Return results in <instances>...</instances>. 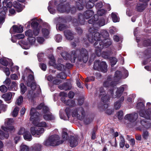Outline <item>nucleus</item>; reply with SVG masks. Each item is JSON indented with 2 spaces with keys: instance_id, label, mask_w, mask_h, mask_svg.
<instances>
[{
  "instance_id": "nucleus-38",
  "label": "nucleus",
  "mask_w": 151,
  "mask_h": 151,
  "mask_svg": "<svg viewBox=\"0 0 151 151\" xmlns=\"http://www.w3.org/2000/svg\"><path fill=\"white\" fill-rule=\"evenodd\" d=\"M110 97L108 95H106L102 97L101 98V101L104 103H106L108 102L109 99Z\"/></svg>"
},
{
  "instance_id": "nucleus-63",
  "label": "nucleus",
  "mask_w": 151,
  "mask_h": 151,
  "mask_svg": "<svg viewBox=\"0 0 151 151\" xmlns=\"http://www.w3.org/2000/svg\"><path fill=\"white\" fill-rule=\"evenodd\" d=\"M142 136L145 140H147L149 136L148 132L147 131H144L142 134Z\"/></svg>"
},
{
  "instance_id": "nucleus-42",
  "label": "nucleus",
  "mask_w": 151,
  "mask_h": 151,
  "mask_svg": "<svg viewBox=\"0 0 151 151\" xmlns=\"http://www.w3.org/2000/svg\"><path fill=\"white\" fill-rule=\"evenodd\" d=\"M30 87L32 90L34 91L36 88H37L40 90V88L39 86L38 85H37L36 84L32 82L31 84Z\"/></svg>"
},
{
  "instance_id": "nucleus-31",
  "label": "nucleus",
  "mask_w": 151,
  "mask_h": 151,
  "mask_svg": "<svg viewBox=\"0 0 151 151\" xmlns=\"http://www.w3.org/2000/svg\"><path fill=\"white\" fill-rule=\"evenodd\" d=\"M98 19V15L96 14H95L92 19H89L88 21V23L90 24H92L93 26V24L94 23L96 24V22H97Z\"/></svg>"
},
{
  "instance_id": "nucleus-18",
  "label": "nucleus",
  "mask_w": 151,
  "mask_h": 151,
  "mask_svg": "<svg viewBox=\"0 0 151 151\" xmlns=\"http://www.w3.org/2000/svg\"><path fill=\"white\" fill-rule=\"evenodd\" d=\"M64 33L66 38L69 40H72L74 37V33L71 31L66 30L64 31Z\"/></svg>"
},
{
  "instance_id": "nucleus-5",
  "label": "nucleus",
  "mask_w": 151,
  "mask_h": 151,
  "mask_svg": "<svg viewBox=\"0 0 151 151\" xmlns=\"http://www.w3.org/2000/svg\"><path fill=\"white\" fill-rule=\"evenodd\" d=\"M94 14V12L92 10H87L83 13V15L80 14L78 15V20L80 24L83 25L85 23L84 18L88 19L91 17Z\"/></svg>"
},
{
  "instance_id": "nucleus-3",
  "label": "nucleus",
  "mask_w": 151,
  "mask_h": 151,
  "mask_svg": "<svg viewBox=\"0 0 151 151\" xmlns=\"http://www.w3.org/2000/svg\"><path fill=\"white\" fill-rule=\"evenodd\" d=\"M71 62L74 63L76 58L80 62L82 61L84 63L87 62L88 58V53L87 50L83 48L76 49V50L71 51Z\"/></svg>"
},
{
  "instance_id": "nucleus-30",
  "label": "nucleus",
  "mask_w": 151,
  "mask_h": 151,
  "mask_svg": "<svg viewBox=\"0 0 151 151\" xmlns=\"http://www.w3.org/2000/svg\"><path fill=\"white\" fill-rule=\"evenodd\" d=\"M44 119L46 120H52L55 119V117L52 115L51 113L48 114H45L43 115Z\"/></svg>"
},
{
  "instance_id": "nucleus-26",
  "label": "nucleus",
  "mask_w": 151,
  "mask_h": 151,
  "mask_svg": "<svg viewBox=\"0 0 151 151\" xmlns=\"http://www.w3.org/2000/svg\"><path fill=\"white\" fill-rule=\"evenodd\" d=\"M146 8V5L143 4L138 3L136 6V9L139 12L143 11Z\"/></svg>"
},
{
  "instance_id": "nucleus-20",
  "label": "nucleus",
  "mask_w": 151,
  "mask_h": 151,
  "mask_svg": "<svg viewBox=\"0 0 151 151\" xmlns=\"http://www.w3.org/2000/svg\"><path fill=\"white\" fill-rule=\"evenodd\" d=\"M0 2H2L3 6L6 9H7L6 7L9 8L12 6V2L9 0H0Z\"/></svg>"
},
{
  "instance_id": "nucleus-58",
  "label": "nucleus",
  "mask_w": 151,
  "mask_h": 151,
  "mask_svg": "<svg viewBox=\"0 0 151 151\" xmlns=\"http://www.w3.org/2000/svg\"><path fill=\"white\" fill-rule=\"evenodd\" d=\"M8 88L4 85H2L0 86V91L3 93H5L7 91Z\"/></svg>"
},
{
  "instance_id": "nucleus-32",
  "label": "nucleus",
  "mask_w": 151,
  "mask_h": 151,
  "mask_svg": "<svg viewBox=\"0 0 151 151\" xmlns=\"http://www.w3.org/2000/svg\"><path fill=\"white\" fill-rule=\"evenodd\" d=\"M24 139L26 140L30 141L32 139V136L30 133L28 131H26L23 135Z\"/></svg>"
},
{
  "instance_id": "nucleus-50",
  "label": "nucleus",
  "mask_w": 151,
  "mask_h": 151,
  "mask_svg": "<svg viewBox=\"0 0 151 151\" xmlns=\"http://www.w3.org/2000/svg\"><path fill=\"white\" fill-rule=\"evenodd\" d=\"M57 77L61 79H65L66 76L64 72H62L57 75Z\"/></svg>"
},
{
  "instance_id": "nucleus-46",
  "label": "nucleus",
  "mask_w": 151,
  "mask_h": 151,
  "mask_svg": "<svg viewBox=\"0 0 151 151\" xmlns=\"http://www.w3.org/2000/svg\"><path fill=\"white\" fill-rule=\"evenodd\" d=\"M106 11L103 9H99L97 11V14L99 16H102L104 15L106 13Z\"/></svg>"
},
{
  "instance_id": "nucleus-11",
  "label": "nucleus",
  "mask_w": 151,
  "mask_h": 151,
  "mask_svg": "<svg viewBox=\"0 0 151 151\" xmlns=\"http://www.w3.org/2000/svg\"><path fill=\"white\" fill-rule=\"evenodd\" d=\"M109 104H99L98 108L101 111H105V113L108 115L113 114L114 109L113 108L108 109Z\"/></svg>"
},
{
  "instance_id": "nucleus-9",
  "label": "nucleus",
  "mask_w": 151,
  "mask_h": 151,
  "mask_svg": "<svg viewBox=\"0 0 151 151\" xmlns=\"http://www.w3.org/2000/svg\"><path fill=\"white\" fill-rule=\"evenodd\" d=\"M88 40L91 43H93L94 41H97L102 40L101 35L98 32H96L94 35L91 33H89L87 35Z\"/></svg>"
},
{
  "instance_id": "nucleus-49",
  "label": "nucleus",
  "mask_w": 151,
  "mask_h": 151,
  "mask_svg": "<svg viewBox=\"0 0 151 151\" xmlns=\"http://www.w3.org/2000/svg\"><path fill=\"white\" fill-rule=\"evenodd\" d=\"M110 61L111 63V65L112 67L115 65L117 61V59L114 57L111 58Z\"/></svg>"
},
{
  "instance_id": "nucleus-45",
  "label": "nucleus",
  "mask_w": 151,
  "mask_h": 151,
  "mask_svg": "<svg viewBox=\"0 0 151 151\" xmlns=\"http://www.w3.org/2000/svg\"><path fill=\"white\" fill-rule=\"evenodd\" d=\"M43 144L45 146H54L53 143H52L50 140V138L49 137L48 139L46 140L45 141H44L43 142Z\"/></svg>"
},
{
  "instance_id": "nucleus-55",
  "label": "nucleus",
  "mask_w": 151,
  "mask_h": 151,
  "mask_svg": "<svg viewBox=\"0 0 151 151\" xmlns=\"http://www.w3.org/2000/svg\"><path fill=\"white\" fill-rule=\"evenodd\" d=\"M96 129L95 128H94L92 129V130L91 132V139L92 140H94L96 138Z\"/></svg>"
},
{
  "instance_id": "nucleus-29",
  "label": "nucleus",
  "mask_w": 151,
  "mask_h": 151,
  "mask_svg": "<svg viewBox=\"0 0 151 151\" xmlns=\"http://www.w3.org/2000/svg\"><path fill=\"white\" fill-rule=\"evenodd\" d=\"M122 77V74L121 72L119 71H116L115 73L114 80L115 82H117Z\"/></svg>"
},
{
  "instance_id": "nucleus-33",
  "label": "nucleus",
  "mask_w": 151,
  "mask_h": 151,
  "mask_svg": "<svg viewBox=\"0 0 151 151\" xmlns=\"http://www.w3.org/2000/svg\"><path fill=\"white\" fill-rule=\"evenodd\" d=\"M17 84L16 81H13L11 83L10 85L8 87V89L9 90H16V87Z\"/></svg>"
},
{
  "instance_id": "nucleus-52",
  "label": "nucleus",
  "mask_w": 151,
  "mask_h": 151,
  "mask_svg": "<svg viewBox=\"0 0 151 151\" xmlns=\"http://www.w3.org/2000/svg\"><path fill=\"white\" fill-rule=\"evenodd\" d=\"M65 68V66L62 64H58L57 66V68L59 70L61 71H64Z\"/></svg>"
},
{
  "instance_id": "nucleus-21",
  "label": "nucleus",
  "mask_w": 151,
  "mask_h": 151,
  "mask_svg": "<svg viewBox=\"0 0 151 151\" xmlns=\"http://www.w3.org/2000/svg\"><path fill=\"white\" fill-rule=\"evenodd\" d=\"M0 62L1 64L5 66H6L8 65L9 62L11 63L10 64H11L12 65H13V63L11 62V59L6 58H3L1 59Z\"/></svg>"
},
{
  "instance_id": "nucleus-44",
  "label": "nucleus",
  "mask_w": 151,
  "mask_h": 151,
  "mask_svg": "<svg viewBox=\"0 0 151 151\" xmlns=\"http://www.w3.org/2000/svg\"><path fill=\"white\" fill-rule=\"evenodd\" d=\"M121 140L119 143V146L120 147L123 148L125 145V140L124 138L122 136H120V137Z\"/></svg>"
},
{
  "instance_id": "nucleus-37",
  "label": "nucleus",
  "mask_w": 151,
  "mask_h": 151,
  "mask_svg": "<svg viewBox=\"0 0 151 151\" xmlns=\"http://www.w3.org/2000/svg\"><path fill=\"white\" fill-rule=\"evenodd\" d=\"M34 35H35L34 32H33L31 29H29L25 32V35L26 36L28 37V38H31L33 37Z\"/></svg>"
},
{
  "instance_id": "nucleus-10",
  "label": "nucleus",
  "mask_w": 151,
  "mask_h": 151,
  "mask_svg": "<svg viewBox=\"0 0 151 151\" xmlns=\"http://www.w3.org/2000/svg\"><path fill=\"white\" fill-rule=\"evenodd\" d=\"M103 43V42H102V40H100L96 41L94 44V46L96 48L95 49V53L98 56H99L101 55V51L104 48Z\"/></svg>"
},
{
  "instance_id": "nucleus-51",
  "label": "nucleus",
  "mask_w": 151,
  "mask_h": 151,
  "mask_svg": "<svg viewBox=\"0 0 151 151\" xmlns=\"http://www.w3.org/2000/svg\"><path fill=\"white\" fill-rule=\"evenodd\" d=\"M76 6L78 10H80L83 9V4H81L80 2H76Z\"/></svg>"
},
{
  "instance_id": "nucleus-47",
  "label": "nucleus",
  "mask_w": 151,
  "mask_h": 151,
  "mask_svg": "<svg viewBox=\"0 0 151 151\" xmlns=\"http://www.w3.org/2000/svg\"><path fill=\"white\" fill-rule=\"evenodd\" d=\"M21 91L22 94H24L27 88L25 86L23 83H21L20 85Z\"/></svg>"
},
{
  "instance_id": "nucleus-59",
  "label": "nucleus",
  "mask_w": 151,
  "mask_h": 151,
  "mask_svg": "<svg viewBox=\"0 0 151 151\" xmlns=\"http://www.w3.org/2000/svg\"><path fill=\"white\" fill-rule=\"evenodd\" d=\"M50 60L49 64L50 65L53 66L55 65V60L53 56H51L50 58Z\"/></svg>"
},
{
  "instance_id": "nucleus-28",
  "label": "nucleus",
  "mask_w": 151,
  "mask_h": 151,
  "mask_svg": "<svg viewBox=\"0 0 151 151\" xmlns=\"http://www.w3.org/2000/svg\"><path fill=\"white\" fill-rule=\"evenodd\" d=\"M102 42H103L104 48L108 47L111 44V41L109 39H102Z\"/></svg>"
},
{
  "instance_id": "nucleus-8",
  "label": "nucleus",
  "mask_w": 151,
  "mask_h": 151,
  "mask_svg": "<svg viewBox=\"0 0 151 151\" xmlns=\"http://www.w3.org/2000/svg\"><path fill=\"white\" fill-rule=\"evenodd\" d=\"M56 9L60 13H69L70 11V5L68 3H60L56 6Z\"/></svg>"
},
{
  "instance_id": "nucleus-54",
  "label": "nucleus",
  "mask_w": 151,
  "mask_h": 151,
  "mask_svg": "<svg viewBox=\"0 0 151 151\" xmlns=\"http://www.w3.org/2000/svg\"><path fill=\"white\" fill-rule=\"evenodd\" d=\"M117 115L118 119L120 120H121L122 119L123 117V112L121 110L118 112Z\"/></svg>"
},
{
  "instance_id": "nucleus-39",
  "label": "nucleus",
  "mask_w": 151,
  "mask_h": 151,
  "mask_svg": "<svg viewBox=\"0 0 151 151\" xmlns=\"http://www.w3.org/2000/svg\"><path fill=\"white\" fill-rule=\"evenodd\" d=\"M100 34L102 37V39L103 38H104V39H107L109 36V33L107 31L105 30H103Z\"/></svg>"
},
{
  "instance_id": "nucleus-64",
  "label": "nucleus",
  "mask_w": 151,
  "mask_h": 151,
  "mask_svg": "<svg viewBox=\"0 0 151 151\" xmlns=\"http://www.w3.org/2000/svg\"><path fill=\"white\" fill-rule=\"evenodd\" d=\"M55 40L57 42H61L62 39V36L60 34L57 35L55 37Z\"/></svg>"
},
{
  "instance_id": "nucleus-34",
  "label": "nucleus",
  "mask_w": 151,
  "mask_h": 151,
  "mask_svg": "<svg viewBox=\"0 0 151 151\" xmlns=\"http://www.w3.org/2000/svg\"><path fill=\"white\" fill-rule=\"evenodd\" d=\"M44 132V129L42 128H39L37 129L36 131V135H34V136L36 137H38L40 135Z\"/></svg>"
},
{
  "instance_id": "nucleus-17",
  "label": "nucleus",
  "mask_w": 151,
  "mask_h": 151,
  "mask_svg": "<svg viewBox=\"0 0 151 151\" xmlns=\"http://www.w3.org/2000/svg\"><path fill=\"white\" fill-rule=\"evenodd\" d=\"M108 94H110V96H111L110 94L108 93V94H106L103 87H101L100 88L99 91H96L95 93V96H98L99 98H101L102 97Z\"/></svg>"
},
{
  "instance_id": "nucleus-23",
  "label": "nucleus",
  "mask_w": 151,
  "mask_h": 151,
  "mask_svg": "<svg viewBox=\"0 0 151 151\" xmlns=\"http://www.w3.org/2000/svg\"><path fill=\"white\" fill-rule=\"evenodd\" d=\"M105 24V19L104 18L99 19L98 22H96V24H93V27L98 28L104 25Z\"/></svg>"
},
{
  "instance_id": "nucleus-35",
  "label": "nucleus",
  "mask_w": 151,
  "mask_h": 151,
  "mask_svg": "<svg viewBox=\"0 0 151 151\" xmlns=\"http://www.w3.org/2000/svg\"><path fill=\"white\" fill-rule=\"evenodd\" d=\"M111 16L112 20L114 22H119V19L117 16L116 13H112Z\"/></svg>"
},
{
  "instance_id": "nucleus-25",
  "label": "nucleus",
  "mask_w": 151,
  "mask_h": 151,
  "mask_svg": "<svg viewBox=\"0 0 151 151\" xmlns=\"http://www.w3.org/2000/svg\"><path fill=\"white\" fill-rule=\"evenodd\" d=\"M47 28H43L42 29V33L46 38H47L50 33V26L48 24H47Z\"/></svg>"
},
{
  "instance_id": "nucleus-40",
  "label": "nucleus",
  "mask_w": 151,
  "mask_h": 151,
  "mask_svg": "<svg viewBox=\"0 0 151 151\" xmlns=\"http://www.w3.org/2000/svg\"><path fill=\"white\" fill-rule=\"evenodd\" d=\"M113 54V52H104L101 55H102V56L104 58H108L109 56Z\"/></svg>"
},
{
  "instance_id": "nucleus-53",
  "label": "nucleus",
  "mask_w": 151,
  "mask_h": 151,
  "mask_svg": "<svg viewBox=\"0 0 151 151\" xmlns=\"http://www.w3.org/2000/svg\"><path fill=\"white\" fill-rule=\"evenodd\" d=\"M58 27L59 29L60 30H62L67 28V27L65 24H60L58 25H56V27Z\"/></svg>"
},
{
  "instance_id": "nucleus-22",
  "label": "nucleus",
  "mask_w": 151,
  "mask_h": 151,
  "mask_svg": "<svg viewBox=\"0 0 151 151\" xmlns=\"http://www.w3.org/2000/svg\"><path fill=\"white\" fill-rule=\"evenodd\" d=\"M141 125L145 128L149 129L151 127V123L145 119H141L140 121Z\"/></svg>"
},
{
  "instance_id": "nucleus-61",
  "label": "nucleus",
  "mask_w": 151,
  "mask_h": 151,
  "mask_svg": "<svg viewBox=\"0 0 151 151\" xmlns=\"http://www.w3.org/2000/svg\"><path fill=\"white\" fill-rule=\"evenodd\" d=\"M35 125L38 126L39 127H46L47 126V124L45 122H42L40 123L38 122V123H37V125Z\"/></svg>"
},
{
  "instance_id": "nucleus-1",
  "label": "nucleus",
  "mask_w": 151,
  "mask_h": 151,
  "mask_svg": "<svg viewBox=\"0 0 151 151\" xmlns=\"http://www.w3.org/2000/svg\"><path fill=\"white\" fill-rule=\"evenodd\" d=\"M116 83L112 81L111 76H109L106 80H105L103 83V86L105 88H110L108 91V93L110 94L112 97L116 98L120 97L123 92L125 88H127V86L124 85L121 86L117 89L115 93L116 94H114L113 92L116 89Z\"/></svg>"
},
{
  "instance_id": "nucleus-62",
  "label": "nucleus",
  "mask_w": 151,
  "mask_h": 151,
  "mask_svg": "<svg viewBox=\"0 0 151 151\" xmlns=\"http://www.w3.org/2000/svg\"><path fill=\"white\" fill-rule=\"evenodd\" d=\"M103 4L102 2H100L96 4V9L98 10L102 8L103 6Z\"/></svg>"
},
{
  "instance_id": "nucleus-13",
  "label": "nucleus",
  "mask_w": 151,
  "mask_h": 151,
  "mask_svg": "<svg viewBox=\"0 0 151 151\" xmlns=\"http://www.w3.org/2000/svg\"><path fill=\"white\" fill-rule=\"evenodd\" d=\"M138 114L135 113H133L126 114L124 116V119L127 120L130 122L133 123L135 122L138 117Z\"/></svg>"
},
{
  "instance_id": "nucleus-14",
  "label": "nucleus",
  "mask_w": 151,
  "mask_h": 151,
  "mask_svg": "<svg viewBox=\"0 0 151 151\" xmlns=\"http://www.w3.org/2000/svg\"><path fill=\"white\" fill-rule=\"evenodd\" d=\"M69 18L70 19H71L70 21L72 22L73 25L76 27L75 29L77 32L79 34H81L83 32L82 30L80 27H78L79 24H80L79 21L78 20H77L76 19L74 18H72L70 17Z\"/></svg>"
},
{
  "instance_id": "nucleus-57",
  "label": "nucleus",
  "mask_w": 151,
  "mask_h": 151,
  "mask_svg": "<svg viewBox=\"0 0 151 151\" xmlns=\"http://www.w3.org/2000/svg\"><path fill=\"white\" fill-rule=\"evenodd\" d=\"M23 101V97L22 96H20L17 99L16 104H21Z\"/></svg>"
},
{
  "instance_id": "nucleus-41",
  "label": "nucleus",
  "mask_w": 151,
  "mask_h": 151,
  "mask_svg": "<svg viewBox=\"0 0 151 151\" xmlns=\"http://www.w3.org/2000/svg\"><path fill=\"white\" fill-rule=\"evenodd\" d=\"M20 151H29V148L27 145L22 144L20 146Z\"/></svg>"
},
{
  "instance_id": "nucleus-27",
  "label": "nucleus",
  "mask_w": 151,
  "mask_h": 151,
  "mask_svg": "<svg viewBox=\"0 0 151 151\" xmlns=\"http://www.w3.org/2000/svg\"><path fill=\"white\" fill-rule=\"evenodd\" d=\"M61 56L64 59L66 60H70L71 61V59L70 56L71 55V52L70 53V55L66 52L64 51L61 53Z\"/></svg>"
},
{
  "instance_id": "nucleus-24",
  "label": "nucleus",
  "mask_w": 151,
  "mask_h": 151,
  "mask_svg": "<svg viewBox=\"0 0 151 151\" xmlns=\"http://www.w3.org/2000/svg\"><path fill=\"white\" fill-rule=\"evenodd\" d=\"M12 28L14 32L17 33L22 32L23 30V27L21 25L19 26L14 25L12 26Z\"/></svg>"
},
{
  "instance_id": "nucleus-43",
  "label": "nucleus",
  "mask_w": 151,
  "mask_h": 151,
  "mask_svg": "<svg viewBox=\"0 0 151 151\" xmlns=\"http://www.w3.org/2000/svg\"><path fill=\"white\" fill-rule=\"evenodd\" d=\"M19 110V107L17 106L16 107L13 111L12 114V116L14 117H16L17 115Z\"/></svg>"
},
{
  "instance_id": "nucleus-56",
  "label": "nucleus",
  "mask_w": 151,
  "mask_h": 151,
  "mask_svg": "<svg viewBox=\"0 0 151 151\" xmlns=\"http://www.w3.org/2000/svg\"><path fill=\"white\" fill-rule=\"evenodd\" d=\"M62 136L63 139L64 140H67L68 139V134L66 132L63 131L62 132Z\"/></svg>"
},
{
  "instance_id": "nucleus-12",
  "label": "nucleus",
  "mask_w": 151,
  "mask_h": 151,
  "mask_svg": "<svg viewBox=\"0 0 151 151\" xmlns=\"http://www.w3.org/2000/svg\"><path fill=\"white\" fill-rule=\"evenodd\" d=\"M39 20L36 18L33 19L31 23V26L33 29V31L35 36H37L40 32V28L39 27Z\"/></svg>"
},
{
  "instance_id": "nucleus-19",
  "label": "nucleus",
  "mask_w": 151,
  "mask_h": 151,
  "mask_svg": "<svg viewBox=\"0 0 151 151\" xmlns=\"http://www.w3.org/2000/svg\"><path fill=\"white\" fill-rule=\"evenodd\" d=\"M15 93L10 92H8L3 94L2 95V98L4 99L6 101H10L12 98L13 94L14 95Z\"/></svg>"
},
{
  "instance_id": "nucleus-36",
  "label": "nucleus",
  "mask_w": 151,
  "mask_h": 151,
  "mask_svg": "<svg viewBox=\"0 0 151 151\" xmlns=\"http://www.w3.org/2000/svg\"><path fill=\"white\" fill-rule=\"evenodd\" d=\"M42 146L41 144H35L34 145L33 149L36 151H40Z\"/></svg>"
},
{
  "instance_id": "nucleus-2",
  "label": "nucleus",
  "mask_w": 151,
  "mask_h": 151,
  "mask_svg": "<svg viewBox=\"0 0 151 151\" xmlns=\"http://www.w3.org/2000/svg\"><path fill=\"white\" fill-rule=\"evenodd\" d=\"M76 104H70L66 107L65 112L66 113L68 119L70 116V113L72 110V116L73 117H77V118L81 120L84 119L85 116V112L84 109L80 106L78 108L73 109V107L75 106Z\"/></svg>"
},
{
  "instance_id": "nucleus-60",
  "label": "nucleus",
  "mask_w": 151,
  "mask_h": 151,
  "mask_svg": "<svg viewBox=\"0 0 151 151\" xmlns=\"http://www.w3.org/2000/svg\"><path fill=\"white\" fill-rule=\"evenodd\" d=\"M2 129L5 132H8L7 130H9L10 131H12L14 129V127L13 126L6 127H2Z\"/></svg>"
},
{
  "instance_id": "nucleus-4",
  "label": "nucleus",
  "mask_w": 151,
  "mask_h": 151,
  "mask_svg": "<svg viewBox=\"0 0 151 151\" xmlns=\"http://www.w3.org/2000/svg\"><path fill=\"white\" fill-rule=\"evenodd\" d=\"M136 107L139 110L140 116L147 119H149L151 117V110L148 109L145 111V104H136Z\"/></svg>"
},
{
  "instance_id": "nucleus-48",
  "label": "nucleus",
  "mask_w": 151,
  "mask_h": 151,
  "mask_svg": "<svg viewBox=\"0 0 151 151\" xmlns=\"http://www.w3.org/2000/svg\"><path fill=\"white\" fill-rule=\"evenodd\" d=\"M94 5V3L91 1L89 0L86 3V7L87 9H91L92 8Z\"/></svg>"
},
{
  "instance_id": "nucleus-16",
  "label": "nucleus",
  "mask_w": 151,
  "mask_h": 151,
  "mask_svg": "<svg viewBox=\"0 0 151 151\" xmlns=\"http://www.w3.org/2000/svg\"><path fill=\"white\" fill-rule=\"evenodd\" d=\"M78 140L77 137L71 136L69 140L70 146L71 147H76L78 144Z\"/></svg>"
},
{
  "instance_id": "nucleus-7",
  "label": "nucleus",
  "mask_w": 151,
  "mask_h": 151,
  "mask_svg": "<svg viewBox=\"0 0 151 151\" xmlns=\"http://www.w3.org/2000/svg\"><path fill=\"white\" fill-rule=\"evenodd\" d=\"M30 120L32 121L34 125H37L39 118L40 114L36 111L35 108H32L30 111Z\"/></svg>"
},
{
  "instance_id": "nucleus-15",
  "label": "nucleus",
  "mask_w": 151,
  "mask_h": 151,
  "mask_svg": "<svg viewBox=\"0 0 151 151\" xmlns=\"http://www.w3.org/2000/svg\"><path fill=\"white\" fill-rule=\"evenodd\" d=\"M50 140H51L52 143H54V142H57L56 145H59L62 144L63 142V141L58 140L60 139L59 136L57 134H54L50 136L49 137Z\"/></svg>"
},
{
  "instance_id": "nucleus-6",
  "label": "nucleus",
  "mask_w": 151,
  "mask_h": 151,
  "mask_svg": "<svg viewBox=\"0 0 151 151\" xmlns=\"http://www.w3.org/2000/svg\"><path fill=\"white\" fill-rule=\"evenodd\" d=\"M107 65L105 62L104 61L101 62L99 60H96L94 62L93 68L95 70L105 73L107 71Z\"/></svg>"
}]
</instances>
